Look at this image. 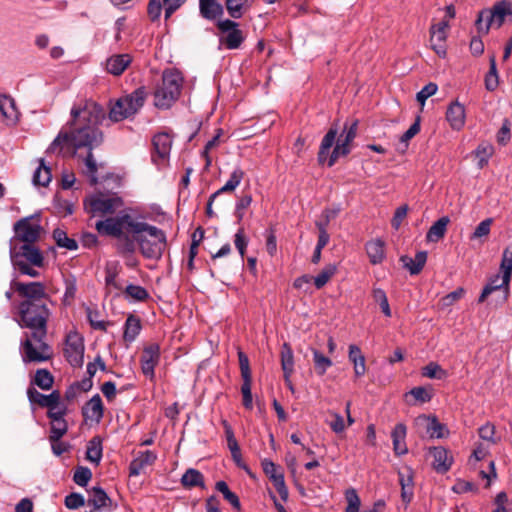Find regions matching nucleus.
Masks as SVG:
<instances>
[{"mask_svg": "<svg viewBox=\"0 0 512 512\" xmlns=\"http://www.w3.org/2000/svg\"><path fill=\"white\" fill-rule=\"evenodd\" d=\"M106 112L93 100H83L71 109V121L47 149L48 153H60L65 147L74 149L86 147L89 150L99 146L103 134L99 129Z\"/></svg>", "mask_w": 512, "mask_h": 512, "instance_id": "obj_1", "label": "nucleus"}, {"mask_svg": "<svg viewBox=\"0 0 512 512\" xmlns=\"http://www.w3.org/2000/svg\"><path fill=\"white\" fill-rule=\"evenodd\" d=\"M131 226V235L133 242L138 244L142 255L150 259H159L166 248L165 233L139 218L136 222L128 223Z\"/></svg>", "mask_w": 512, "mask_h": 512, "instance_id": "obj_2", "label": "nucleus"}, {"mask_svg": "<svg viewBox=\"0 0 512 512\" xmlns=\"http://www.w3.org/2000/svg\"><path fill=\"white\" fill-rule=\"evenodd\" d=\"M137 217L130 214H123L117 217H110L95 224L96 230L102 235L113 236L119 239V250L123 254L134 253L136 246L133 240L128 237L131 233L130 222H136Z\"/></svg>", "mask_w": 512, "mask_h": 512, "instance_id": "obj_3", "label": "nucleus"}, {"mask_svg": "<svg viewBox=\"0 0 512 512\" xmlns=\"http://www.w3.org/2000/svg\"><path fill=\"white\" fill-rule=\"evenodd\" d=\"M183 79L176 70H166L162 76V83L154 92V104L161 109L169 108L179 97Z\"/></svg>", "mask_w": 512, "mask_h": 512, "instance_id": "obj_4", "label": "nucleus"}, {"mask_svg": "<svg viewBox=\"0 0 512 512\" xmlns=\"http://www.w3.org/2000/svg\"><path fill=\"white\" fill-rule=\"evenodd\" d=\"M22 325L31 329V333L46 336L49 310L43 303L21 302L19 305Z\"/></svg>", "mask_w": 512, "mask_h": 512, "instance_id": "obj_5", "label": "nucleus"}, {"mask_svg": "<svg viewBox=\"0 0 512 512\" xmlns=\"http://www.w3.org/2000/svg\"><path fill=\"white\" fill-rule=\"evenodd\" d=\"M507 18L512 19V3L502 0L480 11L475 24L479 33L487 34L490 27L500 28Z\"/></svg>", "mask_w": 512, "mask_h": 512, "instance_id": "obj_6", "label": "nucleus"}, {"mask_svg": "<svg viewBox=\"0 0 512 512\" xmlns=\"http://www.w3.org/2000/svg\"><path fill=\"white\" fill-rule=\"evenodd\" d=\"M46 336H38L35 333L26 334L22 342V359L25 363H40L47 361L52 356V350L45 342Z\"/></svg>", "mask_w": 512, "mask_h": 512, "instance_id": "obj_7", "label": "nucleus"}, {"mask_svg": "<svg viewBox=\"0 0 512 512\" xmlns=\"http://www.w3.org/2000/svg\"><path fill=\"white\" fill-rule=\"evenodd\" d=\"M121 206L122 201L120 198L103 194L90 196L85 201V209L92 216L113 214Z\"/></svg>", "mask_w": 512, "mask_h": 512, "instance_id": "obj_8", "label": "nucleus"}, {"mask_svg": "<svg viewBox=\"0 0 512 512\" xmlns=\"http://www.w3.org/2000/svg\"><path fill=\"white\" fill-rule=\"evenodd\" d=\"M15 237L24 244H34L43 231L38 216L20 219L14 224Z\"/></svg>", "mask_w": 512, "mask_h": 512, "instance_id": "obj_9", "label": "nucleus"}, {"mask_svg": "<svg viewBox=\"0 0 512 512\" xmlns=\"http://www.w3.org/2000/svg\"><path fill=\"white\" fill-rule=\"evenodd\" d=\"M217 27L222 35L219 41L227 49H238L245 39V36L240 30L239 24L233 20L225 19L217 23Z\"/></svg>", "mask_w": 512, "mask_h": 512, "instance_id": "obj_10", "label": "nucleus"}, {"mask_svg": "<svg viewBox=\"0 0 512 512\" xmlns=\"http://www.w3.org/2000/svg\"><path fill=\"white\" fill-rule=\"evenodd\" d=\"M11 290H14L23 302L42 303L41 301L47 297L46 287L41 282H20L13 280L11 282Z\"/></svg>", "mask_w": 512, "mask_h": 512, "instance_id": "obj_11", "label": "nucleus"}, {"mask_svg": "<svg viewBox=\"0 0 512 512\" xmlns=\"http://www.w3.org/2000/svg\"><path fill=\"white\" fill-rule=\"evenodd\" d=\"M64 354L67 361L74 367H80L83 364L84 342L82 336L71 331L66 336Z\"/></svg>", "mask_w": 512, "mask_h": 512, "instance_id": "obj_12", "label": "nucleus"}, {"mask_svg": "<svg viewBox=\"0 0 512 512\" xmlns=\"http://www.w3.org/2000/svg\"><path fill=\"white\" fill-rule=\"evenodd\" d=\"M262 467L263 471L279 493L281 499L283 501H287L289 492L285 485L284 474L281 467L277 466L275 463L268 459H264L262 461Z\"/></svg>", "mask_w": 512, "mask_h": 512, "instance_id": "obj_13", "label": "nucleus"}, {"mask_svg": "<svg viewBox=\"0 0 512 512\" xmlns=\"http://www.w3.org/2000/svg\"><path fill=\"white\" fill-rule=\"evenodd\" d=\"M448 30V20H441L439 23L433 24L430 28L431 47L441 57H444L446 55L445 42L447 39Z\"/></svg>", "mask_w": 512, "mask_h": 512, "instance_id": "obj_14", "label": "nucleus"}, {"mask_svg": "<svg viewBox=\"0 0 512 512\" xmlns=\"http://www.w3.org/2000/svg\"><path fill=\"white\" fill-rule=\"evenodd\" d=\"M414 425L420 433H425L431 438L444 436V426L435 417L420 415L415 419Z\"/></svg>", "mask_w": 512, "mask_h": 512, "instance_id": "obj_15", "label": "nucleus"}, {"mask_svg": "<svg viewBox=\"0 0 512 512\" xmlns=\"http://www.w3.org/2000/svg\"><path fill=\"white\" fill-rule=\"evenodd\" d=\"M160 359V347L156 343L147 345L141 356V369L144 375L153 378L154 369Z\"/></svg>", "mask_w": 512, "mask_h": 512, "instance_id": "obj_16", "label": "nucleus"}, {"mask_svg": "<svg viewBox=\"0 0 512 512\" xmlns=\"http://www.w3.org/2000/svg\"><path fill=\"white\" fill-rule=\"evenodd\" d=\"M156 459L157 455L153 451L147 450L139 452L138 455L130 463V476H138L141 473H144L148 467L155 463Z\"/></svg>", "mask_w": 512, "mask_h": 512, "instance_id": "obj_17", "label": "nucleus"}, {"mask_svg": "<svg viewBox=\"0 0 512 512\" xmlns=\"http://www.w3.org/2000/svg\"><path fill=\"white\" fill-rule=\"evenodd\" d=\"M20 257L25 262L34 267H43L44 257L40 250L34 244H23L19 251L11 256Z\"/></svg>", "mask_w": 512, "mask_h": 512, "instance_id": "obj_18", "label": "nucleus"}, {"mask_svg": "<svg viewBox=\"0 0 512 512\" xmlns=\"http://www.w3.org/2000/svg\"><path fill=\"white\" fill-rule=\"evenodd\" d=\"M153 147L155 155L153 161L157 162V158L164 161L170 154L172 147V138L168 133H159L153 138Z\"/></svg>", "mask_w": 512, "mask_h": 512, "instance_id": "obj_19", "label": "nucleus"}, {"mask_svg": "<svg viewBox=\"0 0 512 512\" xmlns=\"http://www.w3.org/2000/svg\"><path fill=\"white\" fill-rule=\"evenodd\" d=\"M27 396L31 403L38 404L45 408H52L53 405L57 404L58 400H61V394L57 390H54L49 395H44L33 387L27 389Z\"/></svg>", "mask_w": 512, "mask_h": 512, "instance_id": "obj_20", "label": "nucleus"}, {"mask_svg": "<svg viewBox=\"0 0 512 512\" xmlns=\"http://www.w3.org/2000/svg\"><path fill=\"white\" fill-rule=\"evenodd\" d=\"M132 58L129 54H115L106 61V70L108 73L119 76L130 65Z\"/></svg>", "mask_w": 512, "mask_h": 512, "instance_id": "obj_21", "label": "nucleus"}, {"mask_svg": "<svg viewBox=\"0 0 512 512\" xmlns=\"http://www.w3.org/2000/svg\"><path fill=\"white\" fill-rule=\"evenodd\" d=\"M88 495L87 504L93 506L94 510H102L112 506V500L101 487L91 488L88 490Z\"/></svg>", "mask_w": 512, "mask_h": 512, "instance_id": "obj_22", "label": "nucleus"}, {"mask_svg": "<svg viewBox=\"0 0 512 512\" xmlns=\"http://www.w3.org/2000/svg\"><path fill=\"white\" fill-rule=\"evenodd\" d=\"M147 93L143 87L136 89L131 94L121 97L119 100L127 105L128 113H137L144 105Z\"/></svg>", "mask_w": 512, "mask_h": 512, "instance_id": "obj_23", "label": "nucleus"}, {"mask_svg": "<svg viewBox=\"0 0 512 512\" xmlns=\"http://www.w3.org/2000/svg\"><path fill=\"white\" fill-rule=\"evenodd\" d=\"M433 457V467L436 471L445 473L452 465V457L449 452L443 447H434L430 451Z\"/></svg>", "mask_w": 512, "mask_h": 512, "instance_id": "obj_24", "label": "nucleus"}, {"mask_svg": "<svg viewBox=\"0 0 512 512\" xmlns=\"http://www.w3.org/2000/svg\"><path fill=\"white\" fill-rule=\"evenodd\" d=\"M281 366L284 372L285 382L292 389L290 376L294 372V356L291 346L288 343H284L281 348Z\"/></svg>", "mask_w": 512, "mask_h": 512, "instance_id": "obj_25", "label": "nucleus"}, {"mask_svg": "<svg viewBox=\"0 0 512 512\" xmlns=\"http://www.w3.org/2000/svg\"><path fill=\"white\" fill-rule=\"evenodd\" d=\"M511 278L508 277L507 280H505V275H496L491 281L484 287L480 297L479 302H483L488 295H490L492 292L504 289V298L507 297L508 294V287L510 283Z\"/></svg>", "mask_w": 512, "mask_h": 512, "instance_id": "obj_26", "label": "nucleus"}, {"mask_svg": "<svg viewBox=\"0 0 512 512\" xmlns=\"http://www.w3.org/2000/svg\"><path fill=\"white\" fill-rule=\"evenodd\" d=\"M0 111L7 124L13 125L18 121L19 112L11 97L6 95L0 96Z\"/></svg>", "mask_w": 512, "mask_h": 512, "instance_id": "obj_27", "label": "nucleus"}, {"mask_svg": "<svg viewBox=\"0 0 512 512\" xmlns=\"http://www.w3.org/2000/svg\"><path fill=\"white\" fill-rule=\"evenodd\" d=\"M200 15L207 20H215L223 14V7L217 0H199Z\"/></svg>", "mask_w": 512, "mask_h": 512, "instance_id": "obj_28", "label": "nucleus"}, {"mask_svg": "<svg viewBox=\"0 0 512 512\" xmlns=\"http://www.w3.org/2000/svg\"><path fill=\"white\" fill-rule=\"evenodd\" d=\"M406 432V426L403 423H398L391 433L393 449L396 455H404L408 452L405 443Z\"/></svg>", "mask_w": 512, "mask_h": 512, "instance_id": "obj_29", "label": "nucleus"}, {"mask_svg": "<svg viewBox=\"0 0 512 512\" xmlns=\"http://www.w3.org/2000/svg\"><path fill=\"white\" fill-rule=\"evenodd\" d=\"M83 414L87 419L99 422L103 417V405L101 397L94 395L84 406Z\"/></svg>", "mask_w": 512, "mask_h": 512, "instance_id": "obj_30", "label": "nucleus"}, {"mask_svg": "<svg viewBox=\"0 0 512 512\" xmlns=\"http://www.w3.org/2000/svg\"><path fill=\"white\" fill-rule=\"evenodd\" d=\"M446 117L454 129H460L465 123L464 106L458 102L451 104L447 110Z\"/></svg>", "mask_w": 512, "mask_h": 512, "instance_id": "obj_31", "label": "nucleus"}, {"mask_svg": "<svg viewBox=\"0 0 512 512\" xmlns=\"http://www.w3.org/2000/svg\"><path fill=\"white\" fill-rule=\"evenodd\" d=\"M141 329L142 325L140 319L137 316L130 314L124 325L123 340L126 343H132L139 335Z\"/></svg>", "mask_w": 512, "mask_h": 512, "instance_id": "obj_32", "label": "nucleus"}, {"mask_svg": "<svg viewBox=\"0 0 512 512\" xmlns=\"http://www.w3.org/2000/svg\"><path fill=\"white\" fill-rule=\"evenodd\" d=\"M349 360L353 363L356 377H362L366 373L365 357L357 345L349 346Z\"/></svg>", "mask_w": 512, "mask_h": 512, "instance_id": "obj_33", "label": "nucleus"}, {"mask_svg": "<svg viewBox=\"0 0 512 512\" xmlns=\"http://www.w3.org/2000/svg\"><path fill=\"white\" fill-rule=\"evenodd\" d=\"M385 243L381 239H374L366 244V252L372 264H379L385 258Z\"/></svg>", "mask_w": 512, "mask_h": 512, "instance_id": "obj_34", "label": "nucleus"}, {"mask_svg": "<svg viewBox=\"0 0 512 512\" xmlns=\"http://www.w3.org/2000/svg\"><path fill=\"white\" fill-rule=\"evenodd\" d=\"M449 222L450 220L446 216L437 220L428 230L426 240L428 242H438L441 240L446 233Z\"/></svg>", "mask_w": 512, "mask_h": 512, "instance_id": "obj_35", "label": "nucleus"}, {"mask_svg": "<svg viewBox=\"0 0 512 512\" xmlns=\"http://www.w3.org/2000/svg\"><path fill=\"white\" fill-rule=\"evenodd\" d=\"M427 260V253L425 251L418 252L414 258H410L407 256L401 257V261L404 266L410 271L412 275H416L420 273L423 269Z\"/></svg>", "mask_w": 512, "mask_h": 512, "instance_id": "obj_36", "label": "nucleus"}, {"mask_svg": "<svg viewBox=\"0 0 512 512\" xmlns=\"http://www.w3.org/2000/svg\"><path fill=\"white\" fill-rule=\"evenodd\" d=\"M52 179L50 167L45 164L44 159L39 160V166L33 174V184L46 187Z\"/></svg>", "mask_w": 512, "mask_h": 512, "instance_id": "obj_37", "label": "nucleus"}, {"mask_svg": "<svg viewBox=\"0 0 512 512\" xmlns=\"http://www.w3.org/2000/svg\"><path fill=\"white\" fill-rule=\"evenodd\" d=\"M338 134V130L335 127H332L329 129V131L326 133V135L323 137L320 150L318 153V161L320 163H324L329 149L333 146L335 143L336 136Z\"/></svg>", "mask_w": 512, "mask_h": 512, "instance_id": "obj_38", "label": "nucleus"}, {"mask_svg": "<svg viewBox=\"0 0 512 512\" xmlns=\"http://www.w3.org/2000/svg\"><path fill=\"white\" fill-rule=\"evenodd\" d=\"M243 177L244 172L240 168L234 169L226 184L223 187H221L218 191H216L213 195H211V199H215L218 195L222 193L234 191L236 187L241 183Z\"/></svg>", "mask_w": 512, "mask_h": 512, "instance_id": "obj_39", "label": "nucleus"}, {"mask_svg": "<svg viewBox=\"0 0 512 512\" xmlns=\"http://www.w3.org/2000/svg\"><path fill=\"white\" fill-rule=\"evenodd\" d=\"M225 7L228 14L234 18L239 19L248 10V0H225Z\"/></svg>", "mask_w": 512, "mask_h": 512, "instance_id": "obj_40", "label": "nucleus"}, {"mask_svg": "<svg viewBox=\"0 0 512 512\" xmlns=\"http://www.w3.org/2000/svg\"><path fill=\"white\" fill-rule=\"evenodd\" d=\"M86 458L98 465L102 458V443L99 437H93L87 445Z\"/></svg>", "mask_w": 512, "mask_h": 512, "instance_id": "obj_41", "label": "nucleus"}, {"mask_svg": "<svg viewBox=\"0 0 512 512\" xmlns=\"http://www.w3.org/2000/svg\"><path fill=\"white\" fill-rule=\"evenodd\" d=\"M181 483L184 487L191 488L195 486H203L204 480L203 475L200 471L190 468L188 469L181 478Z\"/></svg>", "mask_w": 512, "mask_h": 512, "instance_id": "obj_42", "label": "nucleus"}, {"mask_svg": "<svg viewBox=\"0 0 512 512\" xmlns=\"http://www.w3.org/2000/svg\"><path fill=\"white\" fill-rule=\"evenodd\" d=\"M490 69L488 74L485 77V87L488 91H494L499 84L498 81V73L496 68V59L495 56L492 55L489 59Z\"/></svg>", "mask_w": 512, "mask_h": 512, "instance_id": "obj_43", "label": "nucleus"}, {"mask_svg": "<svg viewBox=\"0 0 512 512\" xmlns=\"http://www.w3.org/2000/svg\"><path fill=\"white\" fill-rule=\"evenodd\" d=\"M128 110L127 105H124L123 102L117 100L110 109L109 118L114 122L122 121L133 115V113H128Z\"/></svg>", "mask_w": 512, "mask_h": 512, "instance_id": "obj_44", "label": "nucleus"}, {"mask_svg": "<svg viewBox=\"0 0 512 512\" xmlns=\"http://www.w3.org/2000/svg\"><path fill=\"white\" fill-rule=\"evenodd\" d=\"M350 144L351 142H346V139L339 140L334 147L329 159H328V166H333L337 159L341 156H346L350 152Z\"/></svg>", "mask_w": 512, "mask_h": 512, "instance_id": "obj_45", "label": "nucleus"}, {"mask_svg": "<svg viewBox=\"0 0 512 512\" xmlns=\"http://www.w3.org/2000/svg\"><path fill=\"white\" fill-rule=\"evenodd\" d=\"M313 361L315 370L320 376L324 375L327 369L332 366V361L316 349H313Z\"/></svg>", "mask_w": 512, "mask_h": 512, "instance_id": "obj_46", "label": "nucleus"}, {"mask_svg": "<svg viewBox=\"0 0 512 512\" xmlns=\"http://www.w3.org/2000/svg\"><path fill=\"white\" fill-rule=\"evenodd\" d=\"M53 238L59 247L66 248L68 250L77 249V242L74 239L69 238L67 233L62 229H55L53 231Z\"/></svg>", "mask_w": 512, "mask_h": 512, "instance_id": "obj_47", "label": "nucleus"}, {"mask_svg": "<svg viewBox=\"0 0 512 512\" xmlns=\"http://www.w3.org/2000/svg\"><path fill=\"white\" fill-rule=\"evenodd\" d=\"M480 439L486 441L489 445L498 443L499 438L496 436V428L493 424L487 422L478 429Z\"/></svg>", "mask_w": 512, "mask_h": 512, "instance_id": "obj_48", "label": "nucleus"}, {"mask_svg": "<svg viewBox=\"0 0 512 512\" xmlns=\"http://www.w3.org/2000/svg\"><path fill=\"white\" fill-rule=\"evenodd\" d=\"M54 382L52 374L46 369L36 371L34 383L43 390H49Z\"/></svg>", "mask_w": 512, "mask_h": 512, "instance_id": "obj_49", "label": "nucleus"}, {"mask_svg": "<svg viewBox=\"0 0 512 512\" xmlns=\"http://www.w3.org/2000/svg\"><path fill=\"white\" fill-rule=\"evenodd\" d=\"M68 425L63 418L51 421L50 440H60L67 432Z\"/></svg>", "mask_w": 512, "mask_h": 512, "instance_id": "obj_50", "label": "nucleus"}, {"mask_svg": "<svg viewBox=\"0 0 512 512\" xmlns=\"http://www.w3.org/2000/svg\"><path fill=\"white\" fill-rule=\"evenodd\" d=\"M216 489L221 492L224 496V498L237 510L240 509V500L238 496L230 491L228 485L224 481H218L216 483Z\"/></svg>", "mask_w": 512, "mask_h": 512, "instance_id": "obj_51", "label": "nucleus"}, {"mask_svg": "<svg viewBox=\"0 0 512 512\" xmlns=\"http://www.w3.org/2000/svg\"><path fill=\"white\" fill-rule=\"evenodd\" d=\"M336 266L333 264H328L315 278H314V284L316 288L320 289L324 287L329 280L334 276L336 273Z\"/></svg>", "mask_w": 512, "mask_h": 512, "instance_id": "obj_52", "label": "nucleus"}, {"mask_svg": "<svg viewBox=\"0 0 512 512\" xmlns=\"http://www.w3.org/2000/svg\"><path fill=\"white\" fill-rule=\"evenodd\" d=\"M372 295H373L374 301L379 303L380 308H381L382 312L384 313V315L386 317H391V309L389 306L388 298H387L384 290H382L380 288H374Z\"/></svg>", "mask_w": 512, "mask_h": 512, "instance_id": "obj_53", "label": "nucleus"}, {"mask_svg": "<svg viewBox=\"0 0 512 512\" xmlns=\"http://www.w3.org/2000/svg\"><path fill=\"white\" fill-rule=\"evenodd\" d=\"M238 359L243 382H252V375L248 356L243 351L239 350Z\"/></svg>", "mask_w": 512, "mask_h": 512, "instance_id": "obj_54", "label": "nucleus"}, {"mask_svg": "<svg viewBox=\"0 0 512 512\" xmlns=\"http://www.w3.org/2000/svg\"><path fill=\"white\" fill-rule=\"evenodd\" d=\"M345 499L347 501L345 512H359L361 501L355 489L346 490Z\"/></svg>", "mask_w": 512, "mask_h": 512, "instance_id": "obj_55", "label": "nucleus"}, {"mask_svg": "<svg viewBox=\"0 0 512 512\" xmlns=\"http://www.w3.org/2000/svg\"><path fill=\"white\" fill-rule=\"evenodd\" d=\"M12 263L14 267L23 275H28L30 277H38L39 272L33 268V265L28 264L20 257H12Z\"/></svg>", "mask_w": 512, "mask_h": 512, "instance_id": "obj_56", "label": "nucleus"}, {"mask_svg": "<svg viewBox=\"0 0 512 512\" xmlns=\"http://www.w3.org/2000/svg\"><path fill=\"white\" fill-rule=\"evenodd\" d=\"M422 375L430 379H443L446 377V372L440 365L431 362L423 368Z\"/></svg>", "mask_w": 512, "mask_h": 512, "instance_id": "obj_57", "label": "nucleus"}, {"mask_svg": "<svg viewBox=\"0 0 512 512\" xmlns=\"http://www.w3.org/2000/svg\"><path fill=\"white\" fill-rule=\"evenodd\" d=\"M92 472L89 468L80 466L76 469L73 480L79 486H86L91 480Z\"/></svg>", "mask_w": 512, "mask_h": 512, "instance_id": "obj_58", "label": "nucleus"}, {"mask_svg": "<svg viewBox=\"0 0 512 512\" xmlns=\"http://www.w3.org/2000/svg\"><path fill=\"white\" fill-rule=\"evenodd\" d=\"M87 319L94 329L106 331L108 323L100 319L98 311L87 309Z\"/></svg>", "mask_w": 512, "mask_h": 512, "instance_id": "obj_59", "label": "nucleus"}, {"mask_svg": "<svg viewBox=\"0 0 512 512\" xmlns=\"http://www.w3.org/2000/svg\"><path fill=\"white\" fill-rule=\"evenodd\" d=\"M501 270L503 274L505 275V280H507L508 277L511 278L512 274V246L508 247L502 257L501 261Z\"/></svg>", "mask_w": 512, "mask_h": 512, "instance_id": "obj_60", "label": "nucleus"}, {"mask_svg": "<svg viewBox=\"0 0 512 512\" xmlns=\"http://www.w3.org/2000/svg\"><path fill=\"white\" fill-rule=\"evenodd\" d=\"M329 414L331 415L332 420L329 421L328 424L332 431L336 434L344 432L346 424L343 417L339 413L333 411H330Z\"/></svg>", "mask_w": 512, "mask_h": 512, "instance_id": "obj_61", "label": "nucleus"}, {"mask_svg": "<svg viewBox=\"0 0 512 512\" xmlns=\"http://www.w3.org/2000/svg\"><path fill=\"white\" fill-rule=\"evenodd\" d=\"M464 293H465V290L463 288L456 289L455 291L445 295L440 300V306L442 308H446V307L453 305L455 302H457L464 296Z\"/></svg>", "mask_w": 512, "mask_h": 512, "instance_id": "obj_62", "label": "nucleus"}, {"mask_svg": "<svg viewBox=\"0 0 512 512\" xmlns=\"http://www.w3.org/2000/svg\"><path fill=\"white\" fill-rule=\"evenodd\" d=\"M252 202V196L249 194L242 195L237 204H236V210L235 215L239 221H241L244 217L245 210L251 205Z\"/></svg>", "mask_w": 512, "mask_h": 512, "instance_id": "obj_63", "label": "nucleus"}, {"mask_svg": "<svg viewBox=\"0 0 512 512\" xmlns=\"http://www.w3.org/2000/svg\"><path fill=\"white\" fill-rule=\"evenodd\" d=\"M437 85L435 83H428L425 85L421 91H419L416 95L417 101L424 106L425 101L430 97L433 96L437 92Z\"/></svg>", "mask_w": 512, "mask_h": 512, "instance_id": "obj_64", "label": "nucleus"}]
</instances>
